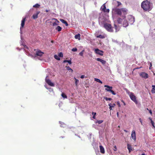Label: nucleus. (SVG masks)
Instances as JSON below:
<instances>
[{"mask_svg":"<svg viewBox=\"0 0 155 155\" xmlns=\"http://www.w3.org/2000/svg\"><path fill=\"white\" fill-rule=\"evenodd\" d=\"M140 76L142 78H144L145 79H147L148 78V74L144 72H142L140 73Z\"/></svg>","mask_w":155,"mask_h":155,"instance_id":"obj_8","label":"nucleus"},{"mask_svg":"<svg viewBox=\"0 0 155 155\" xmlns=\"http://www.w3.org/2000/svg\"><path fill=\"white\" fill-rule=\"evenodd\" d=\"M45 81L51 87L54 86V84L50 80L46 78L45 79Z\"/></svg>","mask_w":155,"mask_h":155,"instance_id":"obj_6","label":"nucleus"},{"mask_svg":"<svg viewBox=\"0 0 155 155\" xmlns=\"http://www.w3.org/2000/svg\"><path fill=\"white\" fill-rule=\"evenodd\" d=\"M117 21L118 24H121L122 22V19L120 18H118L117 19Z\"/></svg>","mask_w":155,"mask_h":155,"instance_id":"obj_22","label":"nucleus"},{"mask_svg":"<svg viewBox=\"0 0 155 155\" xmlns=\"http://www.w3.org/2000/svg\"><path fill=\"white\" fill-rule=\"evenodd\" d=\"M127 148L129 150V153H130L131 151L132 150V147L129 144H127Z\"/></svg>","mask_w":155,"mask_h":155,"instance_id":"obj_17","label":"nucleus"},{"mask_svg":"<svg viewBox=\"0 0 155 155\" xmlns=\"http://www.w3.org/2000/svg\"><path fill=\"white\" fill-rule=\"evenodd\" d=\"M59 122L60 124L62 125H64V123L61 121H59Z\"/></svg>","mask_w":155,"mask_h":155,"instance_id":"obj_47","label":"nucleus"},{"mask_svg":"<svg viewBox=\"0 0 155 155\" xmlns=\"http://www.w3.org/2000/svg\"><path fill=\"white\" fill-rule=\"evenodd\" d=\"M117 104L118 105V107H120V102L119 101H118L117 102Z\"/></svg>","mask_w":155,"mask_h":155,"instance_id":"obj_43","label":"nucleus"},{"mask_svg":"<svg viewBox=\"0 0 155 155\" xmlns=\"http://www.w3.org/2000/svg\"><path fill=\"white\" fill-rule=\"evenodd\" d=\"M96 60L97 61L100 62L103 65H105L106 63V62L105 61L99 58H96Z\"/></svg>","mask_w":155,"mask_h":155,"instance_id":"obj_10","label":"nucleus"},{"mask_svg":"<svg viewBox=\"0 0 155 155\" xmlns=\"http://www.w3.org/2000/svg\"><path fill=\"white\" fill-rule=\"evenodd\" d=\"M39 14V12L37 11V12L34 14L32 15V18L33 19H36L38 17V15Z\"/></svg>","mask_w":155,"mask_h":155,"instance_id":"obj_14","label":"nucleus"},{"mask_svg":"<svg viewBox=\"0 0 155 155\" xmlns=\"http://www.w3.org/2000/svg\"><path fill=\"white\" fill-rule=\"evenodd\" d=\"M109 91H110V92L113 95H115L116 94V93L114 92V91L111 89V90H109Z\"/></svg>","mask_w":155,"mask_h":155,"instance_id":"obj_36","label":"nucleus"},{"mask_svg":"<svg viewBox=\"0 0 155 155\" xmlns=\"http://www.w3.org/2000/svg\"><path fill=\"white\" fill-rule=\"evenodd\" d=\"M52 20L55 21L54 22L52 23V25L53 26H57L59 25L60 22L57 19L54 18L52 19Z\"/></svg>","mask_w":155,"mask_h":155,"instance_id":"obj_9","label":"nucleus"},{"mask_svg":"<svg viewBox=\"0 0 155 155\" xmlns=\"http://www.w3.org/2000/svg\"><path fill=\"white\" fill-rule=\"evenodd\" d=\"M99 148L101 153L102 154L104 153L105 150L103 146L102 145H100L99 146Z\"/></svg>","mask_w":155,"mask_h":155,"instance_id":"obj_13","label":"nucleus"},{"mask_svg":"<svg viewBox=\"0 0 155 155\" xmlns=\"http://www.w3.org/2000/svg\"><path fill=\"white\" fill-rule=\"evenodd\" d=\"M124 131L126 133H127L128 132V131L125 130H124Z\"/></svg>","mask_w":155,"mask_h":155,"instance_id":"obj_54","label":"nucleus"},{"mask_svg":"<svg viewBox=\"0 0 155 155\" xmlns=\"http://www.w3.org/2000/svg\"><path fill=\"white\" fill-rule=\"evenodd\" d=\"M92 114L94 115V116H95L96 114V113H95V112H92Z\"/></svg>","mask_w":155,"mask_h":155,"instance_id":"obj_49","label":"nucleus"},{"mask_svg":"<svg viewBox=\"0 0 155 155\" xmlns=\"http://www.w3.org/2000/svg\"><path fill=\"white\" fill-rule=\"evenodd\" d=\"M133 22H134V18H133Z\"/></svg>","mask_w":155,"mask_h":155,"instance_id":"obj_61","label":"nucleus"},{"mask_svg":"<svg viewBox=\"0 0 155 155\" xmlns=\"http://www.w3.org/2000/svg\"><path fill=\"white\" fill-rule=\"evenodd\" d=\"M151 4L147 0L143 1L141 3V7L145 11H150L152 8L151 6Z\"/></svg>","mask_w":155,"mask_h":155,"instance_id":"obj_2","label":"nucleus"},{"mask_svg":"<svg viewBox=\"0 0 155 155\" xmlns=\"http://www.w3.org/2000/svg\"><path fill=\"white\" fill-rule=\"evenodd\" d=\"M33 7L36 8H39V4L37 3L33 6Z\"/></svg>","mask_w":155,"mask_h":155,"instance_id":"obj_31","label":"nucleus"},{"mask_svg":"<svg viewBox=\"0 0 155 155\" xmlns=\"http://www.w3.org/2000/svg\"><path fill=\"white\" fill-rule=\"evenodd\" d=\"M67 62H68L69 64H71L72 63L71 60H69V61L68 60Z\"/></svg>","mask_w":155,"mask_h":155,"instance_id":"obj_46","label":"nucleus"},{"mask_svg":"<svg viewBox=\"0 0 155 155\" xmlns=\"http://www.w3.org/2000/svg\"><path fill=\"white\" fill-rule=\"evenodd\" d=\"M66 68L67 70L68 71H71L72 73L73 72V70L72 69H71L70 68L69 66H66Z\"/></svg>","mask_w":155,"mask_h":155,"instance_id":"obj_27","label":"nucleus"},{"mask_svg":"<svg viewBox=\"0 0 155 155\" xmlns=\"http://www.w3.org/2000/svg\"><path fill=\"white\" fill-rule=\"evenodd\" d=\"M59 57L58 55H55L54 56V57L55 59H56L57 60L59 61L60 60V58Z\"/></svg>","mask_w":155,"mask_h":155,"instance_id":"obj_24","label":"nucleus"},{"mask_svg":"<svg viewBox=\"0 0 155 155\" xmlns=\"http://www.w3.org/2000/svg\"><path fill=\"white\" fill-rule=\"evenodd\" d=\"M60 20L63 23L65 24L66 26H68V24L67 23V22L63 19H60Z\"/></svg>","mask_w":155,"mask_h":155,"instance_id":"obj_19","label":"nucleus"},{"mask_svg":"<svg viewBox=\"0 0 155 155\" xmlns=\"http://www.w3.org/2000/svg\"><path fill=\"white\" fill-rule=\"evenodd\" d=\"M103 122V120H97L96 123H98V124H101Z\"/></svg>","mask_w":155,"mask_h":155,"instance_id":"obj_37","label":"nucleus"},{"mask_svg":"<svg viewBox=\"0 0 155 155\" xmlns=\"http://www.w3.org/2000/svg\"><path fill=\"white\" fill-rule=\"evenodd\" d=\"M126 92L130 96L133 93L130 92L128 90H126Z\"/></svg>","mask_w":155,"mask_h":155,"instance_id":"obj_38","label":"nucleus"},{"mask_svg":"<svg viewBox=\"0 0 155 155\" xmlns=\"http://www.w3.org/2000/svg\"><path fill=\"white\" fill-rule=\"evenodd\" d=\"M95 116H93V118L94 119H95Z\"/></svg>","mask_w":155,"mask_h":155,"instance_id":"obj_56","label":"nucleus"},{"mask_svg":"<svg viewBox=\"0 0 155 155\" xmlns=\"http://www.w3.org/2000/svg\"><path fill=\"white\" fill-rule=\"evenodd\" d=\"M104 98L105 99V100L107 101H111L112 100V99L110 98H107V97H105Z\"/></svg>","mask_w":155,"mask_h":155,"instance_id":"obj_33","label":"nucleus"},{"mask_svg":"<svg viewBox=\"0 0 155 155\" xmlns=\"http://www.w3.org/2000/svg\"><path fill=\"white\" fill-rule=\"evenodd\" d=\"M149 119L151 121V120H152V119L151 118H150V117L149 118Z\"/></svg>","mask_w":155,"mask_h":155,"instance_id":"obj_59","label":"nucleus"},{"mask_svg":"<svg viewBox=\"0 0 155 155\" xmlns=\"http://www.w3.org/2000/svg\"><path fill=\"white\" fill-rule=\"evenodd\" d=\"M141 155H146L145 154H144V153H142Z\"/></svg>","mask_w":155,"mask_h":155,"instance_id":"obj_62","label":"nucleus"},{"mask_svg":"<svg viewBox=\"0 0 155 155\" xmlns=\"http://www.w3.org/2000/svg\"><path fill=\"white\" fill-rule=\"evenodd\" d=\"M44 53L43 52H41V51L39 50V56H41L43 54H44Z\"/></svg>","mask_w":155,"mask_h":155,"instance_id":"obj_41","label":"nucleus"},{"mask_svg":"<svg viewBox=\"0 0 155 155\" xmlns=\"http://www.w3.org/2000/svg\"><path fill=\"white\" fill-rule=\"evenodd\" d=\"M151 92L152 93H155V88H152V89L151 90Z\"/></svg>","mask_w":155,"mask_h":155,"instance_id":"obj_40","label":"nucleus"},{"mask_svg":"<svg viewBox=\"0 0 155 155\" xmlns=\"http://www.w3.org/2000/svg\"><path fill=\"white\" fill-rule=\"evenodd\" d=\"M114 28L116 30V32H117V31H119V29L118 28L116 25L114 24Z\"/></svg>","mask_w":155,"mask_h":155,"instance_id":"obj_30","label":"nucleus"},{"mask_svg":"<svg viewBox=\"0 0 155 155\" xmlns=\"http://www.w3.org/2000/svg\"><path fill=\"white\" fill-rule=\"evenodd\" d=\"M104 87H107V88L105 89V90L108 92H110V91H109V90H111L113 88V87H112L110 86L107 85H105L104 86Z\"/></svg>","mask_w":155,"mask_h":155,"instance_id":"obj_11","label":"nucleus"},{"mask_svg":"<svg viewBox=\"0 0 155 155\" xmlns=\"http://www.w3.org/2000/svg\"><path fill=\"white\" fill-rule=\"evenodd\" d=\"M71 50L75 52V51H77V49L76 48H74L73 49H72Z\"/></svg>","mask_w":155,"mask_h":155,"instance_id":"obj_39","label":"nucleus"},{"mask_svg":"<svg viewBox=\"0 0 155 155\" xmlns=\"http://www.w3.org/2000/svg\"><path fill=\"white\" fill-rule=\"evenodd\" d=\"M104 26L108 31L110 32H113V28L112 27L111 25L108 23H106L104 24Z\"/></svg>","mask_w":155,"mask_h":155,"instance_id":"obj_3","label":"nucleus"},{"mask_svg":"<svg viewBox=\"0 0 155 155\" xmlns=\"http://www.w3.org/2000/svg\"><path fill=\"white\" fill-rule=\"evenodd\" d=\"M45 11H46V12H49V10H47H47H45Z\"/></svg>","mask_w":155,"mask_h":155,"instance_id":"obj_58","label":"nucleus"},{"mask_svg":"<svg viewBox=\"0 0 155 155\" xmlns=\"http://www.w3.org/2000/svg\"><path fill=\"white\" fill-rule=\"evenodd\" d=\"M130 138L133 139L135 142L136 140L135 131L134 130H133L131 132Z\"/></svg>","mask_w":155,"mask_h":155,"instance_id":"obj_5","label":"nucleus"},{"mask_svg":"<svg viewBox=\"0 0 155 155\" xmlns=\"http://www.w3.org/2000/svg\"><path fill=\"white\" fill-rule=\"evenodd\" d=\"M115 1L116 2H117V3L118 4H117V7H118L120 5H121V3L120 2H119V1Z\"/></svg>","mask_w":155,"mask_h":155,"instance_id":"obj_34","label":"nucleus"},{"mask_svg":"<svg viewBox=\"0 0 155 155\" xmlns=\"http://www.w3.org/2000/svg\"><path fill=\"white\" fill-rule=\"evenodd\" d=\"M94 81H96L97 82H99L101 84H102V81H101L100 79H98V78H94Z\"/></svg>","mask_w":155,"mask_h":155,"instance_id":"obj_25","label":"nucleus"},{"mask_svg":"<svg viewBox=\"0 0 155 155\" xmlns=\"http://www.w3.org/2000/svg\"><path fill=\"white\" fill-rule=\"evenodd\" d=\"M84 77H85V76H84V75H82L81 76V78L82 79L84 78Z\"/></svg>","mask_w":155,"mask_h":155,"instance_id":"obj_48","label":"nucleus"},{"mask_svg":"<svg viewBox=\"0 0 155 155\" xmlns=\"http://www.w3.org/2000/svg\"><path fill=\"white\" fill-rule=\"evenodd\" d=\"M149 113L151 114H152V111L151 110H149Z\"/></svg>","mask_w":155,"mask_h":155,"instance_id":"obj_53","label":"nucleus"},{"mask_svg":"<svg viewBox=\"0 0 155 155\" xmlns=\"http://www.w3.org/2000/svg\"><path fill=\"white\" fill-rule=\"evenodd\" d=\"M96 37L97 38H104V36L103 35H97L96 36Z\"/></svg>","mask_w":155,"mask_h":155,"instance_id":"obj_28","label":"nucleus"},{"mask_svg":"<svg viewBox=\"0 0 155 155\" xmlns=\"http://www.w3.org/2000/svg\"><path fill=\"white\" fill-rule=\"evenodd\" d=\"M84 51V50H83L81 52L79 53V55H80V56H83V53Z\"/></svg>","mask_w":155,"mask_h":155,"instance_id":"obj_29","label":"nucleus"},{"mask_svg":"<svg viewBox=\"0 0 155 155\" xmlns=\"http://www.w3.org/2000/svg\"><path fill=\"white\" fill-rule=\"evenodd\" d=\"M101 11L103 12L106 10V7L105 4H104L101 6Z\"/></svg>","mask_w":155,"mask_h":155,"instance_id":"obj_20","label":"nucleus"},{"mask_svg":"<svg viewBox=\"0 0 155 155\" xmlns=\"http://www.w3.org/2000/svg\"><path fill=\"white\" fill-rule=\"evenodd\" d=\"M51 43H53L54 42V41H53V40H52V41H51Z\"/></svg>","mask_w":155,"mask_h":155,"instance_id":"obj_60","label":"nucleus"},{"mask_svg":"<svg viewBox=\"0 0 155 155\" xmlns=\"http://www.w3.org/2000/svg\"><path fill=\"white\" fill-rule=\"evenodd\" d=\"M80 36H81L80 34H78L75 35L74 37L75 39H78L79 40H80Z\"/></svg>","mask_w":155,"mask_h":155,"instance_id":"obj_21","label":"nucleus"},{"mask_svg":"<svg viewBox=\"0 0 155 155\" xmlns=\"http://www.w3.org/2000/svg\"><path fill=\"white\" fill-rule=\"evenodd\" d=\"M74 78L75 80V85L76 87H78L79 81L75 77H74Z\"/></svg>","mask_w":155,"mask_h":155,"instance_id":"obj_18","label":"nucleus"},{"mask_svg":"<svg viewBox=\"0 0 155 155\" xmlns=\"http://www.w3.org/2000/svg\"><path fill=\"white\" fill-rule=\"evenodd\" d=\"M153 88H155V85H153L152 86Z\"/></svg>","mask_w":155,"mask_h":155,"instance_id":"obj_55","label":"nucleus"},{"mask_svg":"<svg viewBox=\"0 0 155 155\" xmlns=\"http://www.w3.org/2000/svg\"><path fill=\"white\" fill-rule=\"evenodd\" d=\"M127 13V10L125 8H118L117 7L114 8L112 9V15H117L123 18H126V15Z\"/></svg>","mask_w":155,"mask_h":155,"instance_id":"obj_1","label":"nucleus"},{"mask_svg":"<svg viewBox=\"0 0 155 155\" xmlns=\"http://www.w3.org/2000/svg\"><path fill=\"white\" fill-rule=\"evenodd\" d=\"M139 120H140V122L141 124H142V121L141 119L140 118H139Z\"/></svg>","mask_w":155,"mask_h":155,"instance_id":"obj_50","label":"nucleus"},{"mask_svg":"<svg viewBox=\"0 0 155 155\" xmlns=\"http://www.w3.org/2000/svg\"><path fill=\"white\" fill-rule=\"evenodd\" d=\"M38 56H39V50H37L36 51V53L35 54V56L36 57Z\"/></svg>","mask_w":155,"mask_h":155,"instance_id":"obj_35","label":"nucleus"},{"mask_svg":"<svg viewBox=\"0 0 155 155\" xmlns=\"http://www.w3.org/2000/svg\"><path fill=\"white\" fill-rule=\"evenodd\" d=\"M123 27H126L128 25V21L126 20H124L123 21Z\"/></svg>","mask_w":155,"mask_h":155,"instance_id":"obj_15","label":"nucleus"},{"mask_svg":"<svg viewBox=\"0 0 155 155\" xmlns=\"http://www.w3.org/2000/svg\"><path fill=\"white\" fill-rule=\"evenodd\" d=\"M151 124H152L153 126L155 128V127L154 124V122L153 120H151Z\"/></svg>","mask_w":155,"mask_h":155,"instance_id":"obj_44","label":"nucleus"},{"mask_svg":"<svg viewBox=\"0 0 155 155\" xmlns=\"http://www.w3.org/2000/svg\"><path fill=\"white\" fill-rule=\"evenodd\" d=\"M58 56L60 57H63V54L62 52H60L58 54Z\"/></svg>","mask_w":155,"mask_h":155,"instance_id":"obj_32","label":"nucleus"},{"mask_svg":"<svg viewBox=\"0 0 155 155\" xmlns=\"http://www.w3.org/2000/svg\"><path fill=\"white\" fill-rule=\"evenodd\" d=\"M61 96L62 97L64 98H67V97L66 95L63 93L61 94Z\"/></svg>","mask_w":155,"mask_h":155,"instance_id":"obj_26","label":"nucleus"},{"mask_svg":"<svg viewBox=\"0 0 155 155\" xmlns=\"http://www.w3.org/2000/svg\"><path fill=\"white\" fill-rule=\"evenodd\" d=\"M26 48H27V49H28V47H27L26 46Z\"/></svg>","mask_w":155,"mask_h":155,"instance_id":"obj_64","label":"nucleus"},{"mask_svg":"<svg viewBox=\"0 0 155 155\" xmlns=\"http://www.w3.org/2000/svg\"><path fill=\"white\" fill-rule=\"evenodd\" d=\"M26 20V18H25L22 19V21H21V26L20 27V29H21V28H22L24 27L25 24V22Z\"/></svg>","mask_w":155,"mask_h":155,"instance_id":"obj_12","label":"nucleus"},{"mask_svg":"<svg viewBox=\"0 0 155 155\" xmlns=\"http://www.w3.org/2000/svg\"><path fill=\"white\" fill-rule=\"evenodd\" d=\"M114 151H116L117 150V147L116 146H114Z\"/></svg>","mask_w":155,"mask_h":155,"instance_id":"obj_45","label":"nucleus"},{"mask_svg":"<svg viewBox=\"0 0 155 155\" xmlns=\"http://www.w3.org/2000/svg\"><path fill=\"white\" fill-rule=\"evenodd\" d=\"M56 30L58 31H60L61 30V28L60 26H58L56 28Z\"/></svg>","mask_w":155,"mask_h":155,"instance_id":"obj_23","label":"nucleus"},{"mask_svg":"<svg viewBox=\"0 0 155 155\" xmlns=\"http://www.w3.org/2000/svg\"><path fill=\"white\" fill-rule=\"evenodd\" d=\"M108 106H109V108L110 110H111L112 108L114 107L115 106L116 104L115 103H113V104L110 103L108 104Z\"/></svg>","mask_w":155,"mask_h":155,"instance_id":"obj_16","label":"nucleus"},{"mask_svg":"<svg viewBox=\"0 0 155 155\" xmlns=\"http://www.w3.org/2000/svg\"><path fill=\"white\" fill-rule=\"evenodd\" d=\"M130 97L131 100L134 101V102L137 103V101L136 99V97L134 94L132 93L130 96Z\"/></svg>","mask_w":155,"mask_h":155,"instance_id":"obj_7","label":"nucleus"},{"mask_svg":"<svg viewBox=\"0 0 155 155\" xmlns=\"http://www.w3.org/2000/svg\"><path fill=\"white\" fill-rule=\"evenodd\" d=\"M68 60H64L63 61V62L64 63L67 62Z\"/></svg>","mask_w":155,"mask_h":155,"instance_id":"obj_51","label":"nucleus"},{"mask_svg":"<svg viewBox=\"0 0 155 155\" xmlns=\"http://www.w3.org/2000/svg\"><path fill=\"white\" fill-rule=\"evenodd\" d=\"M110 11V10L109 9H106V10L104 11V12L109 13Z\"/></svg>","mask_w":155,"mask_h":155,"instance_id":"obj_42","label":"nucleus"},{"mask_svg":"<svg viewBox=\"0 0 155 155\" xmlns=\"http://www.w3.org/2000/svg\"><path fill=\"white\" fill-rule=\"evenodd\" d=\"M94 52L95 54L100 55L101 56L103 55L104 51L99 50L98 48L95 49L94 50Z\"/></svg>","mask_w":155,"mask_h":155,"instance_id":"obj_4","label":"nucleus"},{"mask_svg":"<svg viewBox=\"0 0 155 155\" xmlns=\"http://www.w3.org/2000/svg\"><path fill=\"white\" fill-rule=\"evenodd\" d=\"M122 101V102H124V105H125V103L123 101Z\"/></svg>","mask_w":155,"mask_h":155,"instance_id":"obj_63","label":"nucleus"},{"mask_svg":"<svg viewBox=\"0 0 155 155\" xmlns=\"http://www.w3.org/2000/svg\"><path fill=\"white\" fill-rule=\"evenodd\" d=\"M64 136H61L60 137V138H64Z\"/></svg>","mask_w":155,"mask_h":155,"instance_id":"obj_57","label":"nucleus"},{"mask_svg":"<svg viewBox=\"0 0 155 155\" xmlns=\"http://www.w3.org/2000/svg\"><path fill=\"white\" fill-rule=\"evenodd\" d=\"M117 117H119V113L118 112H117Z\"/></svg>","mask_w":155,"mask_h":155,"instance_id":"obj_52","label":"nucleus"}]
</instances>
